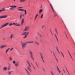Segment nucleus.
<instances>
[{
  "instance_id": "obj_1",
  "label": "nucleus",
  "mask_w": 75,
  "mask_h": 75,
  "mask_svg": "<svg viewBox=\"0 0 75 75\" xmlns=\"http://www.w3.org/2000/svg\"><path fill=\"white\" fill-rule=\"evenodd\" d=\"M27 63L29 65V66H28V70H29L30 72H32V70H31V64H30V62L29 61H27Z\"/></svg>"
},
{
  "instance_id": "obj_2",
  "label": "nucleus",
  "mask_w": 75,
  "mask_h": 75,
  "mask_svg": "<svg viewBox=\"0 0 75 75\" xmlns=\"http://www.w3.org/2000/svg\"><path fill=\"white\" fill-rule=\"evenodd\" d=\"M30 29V26H26L25 28V29L23 31H29Z\"/></svg>"
},
{
  "instance_id": "obj_3",
  "label": "nucleus",
  "mask_w": 75,
  "mask_h": 75,
  "mask_svg": "<svg viewBox=\"0 0 75 75\" xmlns=\"http://www.w3.org/2000/svg\"><path fill=\"white\" fill-rule=\"evenodd\" d=\"M29 53L30 54V57L32 59L33 61H34V59L33 57V52L31 51H29Z\"/></svg>"
},
{
  "instance_id": "obj_4",
  "label": "nucleus",
  "mask_w": 75,
  "mask_h": 75,
  "mask_svg": "<svg viewBox=\"0 0 75 75\" xmlns=\"http://www.w3.org/2000/svg\"><path fill=\"white\" fill-rule=\"evenodd\" d=\"M29 34V32H24L23 33H22L21 34V35H25L26 36H27Z\"/></svg>"
},
{
  "instance_id": "obj_5",
  "label": "nucleus",
  "mask_w": 75,
  "mask_h": 75,
  "mask_svg": "<svg viewBox=\"0 0 75 75\" xmlns=\"http://www.w3.org/2000/svg\"><path fill=\"white\" fill-rule=\"evenodd\" d=\"M8 24H9V23H7L3 25L0 28V29H2V28H4V27H6V26H7Z\"/></svg>"
},
{
  "instance_id": "obj_6",
  "label": "nucleus",
  "mask_w": 75,
  "mask_h": 75,
  "mask_svg": "<svg viewBox=\"0 0 75 75\" xmlns=\"http://www.w3.org/2000/svg\"><path fill=\"white\" fill-rule=\"evenodd\" d=\"M26 45H27V44H26V43H24L22 44V48L23 49H24L26 47Z\"/></svg>"
},
{
  "instance_id": "obj_7",
  "label": "nucleus",
  "mask_w": 75,
  "mask_h": 75,
  "mask_svg": "<svg viewBox=\"0 0 75 75\" xmlns=\"http://www.w3.org/2000/svg\"><path fill=\"white\" fill-rule=\"evenodd\" d=\"M17 10H20V11H25V15H26L27 14V11H26L25 10H24L21 9H19V8H17Z\"/></svg>"
},
{
  "instance_id": "obj_8",
  "label": "nucleus",
  "mask_w": 75,
  "mask_h": 75,
  "mask_svg": "<svg viewBox=\"0 0 75 75\" xmlns=\"http://www.w3.org/2000/svg\"><path fill=\"white\" fill-rule=\"evenodd\" d=\"M10 7V8H9V10H13L14 8H16L17 6H11Z\"/></svg>"
},
{
  "instance_id": "obj_9",
  "label": "nucleus",
  "mask_w": 75,
  "mask_h": 75,
  "mask_svg": "<svg viewBox=\"0 0 75 75\" xmlns=\"http://www.w3.org/2000/svg\"><path fill=\"white\" fill-rule=\"evenodd\" d=\"M7 17H8V16H0V18H5Z\"/></svg>"
},
{
  "instance_id": "obj_10",
  "label": "nucleus",
  "mask_w": 75,
  "mask_h": 75,
  "mask_svg": "<svg viewBox=\"0 0 75 75\" xmlns=\"http://www.w3.org/2000/svg\"><path fill=\"white\" fill-rule=\"evenodd\" d=\"M24 23V19L23 18L21 22V25H23Z\"/></svg>"
},
{
  "instance_id": "obj_11",
  "label": "nucleus",
  "mask_w": 75,
  "mask_h": 75,
  "mask_svg": "<svg viewBox=\"0 0 75 75\" xmlns=\"http://www.w3.org/2000/svg\"><path fill=\"white\" fill-rule=\"evenodd\" d=\"M7 47V45H2L0 47V48L1 49H2V48H4V47Z\"/></svg>"
},
{
  "instance_id": "obj_12",
  "label": "nucleus",
  "mask_w": 75,
  "mask_h": 75,
  "mask_svg": "<svg viewBox=\"0 0 75 75\" xmlns=\"http://www.w3.org/2000/svg\"><path fill=\"white\" fill-rule=\"evenodd\" d=\"M25 70L26 71V72H27V73H28V75H30V72H29V71L27 70L26 68H24Z\"/></svg>"
},
{
  "instance_id": "obj_13",
  "label": "nucleus",
  "mask_w": 75,
  "mask_h": 75,
  "mask_svg": "<svg viewBox=\"0 0 75 75\" xmlns=\"http://www.w3.org/2000/svg\"><path fill=\"white\" fill-rule=\"evenodd\" d=\"M15 66H16V67H19L20 66V65H19V64H18V63H16L15 64Z\"/></svg>"
},
{
  "instance_id": "obj_14",
  "label": "nucleus",
  "mask_w": 75,
  "mask_h": 75,
  "mask_svg": "<svg viewBox=\"0 0 75 75\" xmlns=\"http://www.w3.org/2000/svg\"><path fill=\"white\" fill-rule=\"evenodd\" d=\"M13 38H14V35L13 34L11 35L10 37H9V38L10 39H12Z\"/></svg>"
},
{
  "instance_id": "obj_15",
  "label": "nucleus",
  "mask_w": 75,
  "mask_h": 75,
  "mask_svg": "<svg viewBox=\"0 0 75 75\" xmlns=\"http://www.w3.org/2000/svg\"><path fill=\"white\" fill-rule=\"evenodd\" d=\"M57 70L59 72V74H60L61 73V71H60L59 69V68H58V66L57 67Z\"/></svg>"
},
{
  "instance_id": "obj_16",
  "label": "nucleus",
  "mask_w": 75,
  "mask_h": 75,
  "mask_svg": "<svg viewBox=\"0 0 75 75\" xmlns=\"http://www.w3.org/2000/svg\"><path fill=\"white\" fill-rule=\"evenodd\" d=\"M25 0H21L20 1V3H23V2H24Z\"/></svg>"
},
{
  "instance_id": "obj_17",
  "label": "nucleus",
  "mask_w": 75,
  "mask_h": 75,
  "mask_svg": "<svg viewBox=\"0 0 75 75\" xmlns=\"http://www.w3.org/2000/svg\"><path fill=\"white\" fill-rule=\"evenodd\" d=\"M21 25H20V24L19 23H16V26H17V27H20Z\"/></svg>"
},
{
  "instance_id": "obj_18",
  "label": "nucleus",
  "mask_w": 75,
  "mask_h": 75,
  "mask_svg": "<svg viewBox=\"0 0 75 75\" xmlns=\"http://www.w3.org/2000/svg\"><path fill=\"white\" fill-rule=\"evenodd\" d=\"M55 60L56 61V62L57 63H58V59L57 58H55Z\"/></svg>"
},
{
  "instance_id": "obj_19",
  "label": "nucleus",
  "mask_w": 75,
  "mask_h": 75,
  "mask_svg": "<svg viewBox=\"0 0 75 75\" xmlns=\"http://www.w3.org/2000/svg\"><path fill=\"white\" fill-rule=\"evenodd\" d=\"M42 11H43L42 9H40L39 10V13H41L42 12Z\"/></svg>"
},
{
  "instance_id": "obj_20",
  "label": "nucleus",
  "mask_w": 75,
  "mask_h": 75,
  "mask_svg": "<svg viewBox=\"0 0 75 75\" xmlns=\"http://www.w3.org/2000/svg\"><path fill=\"white\" fill-rule=\"evenodd\" d=\"M12 72H13V71H10L8 72V74H9V75H11V73Z\"/></svg>"
},
{
  "instance_id": "obj_21",
  "label": "nucleus",
  "mask_w": 75,
  "mask_h": 75,
  "mask_svg": "<svg viewBox=\"0 0 75 75\" xmlns=\"http://www.w3.org/2000/svg\"><path fill=\"white\" fill-rule=\"evenodd\" d=\"M1 10H2V11H4L6 10V8H2Z\"/></svg>"
},
{
  "instance_id": "obj_22",
  "label": "nucleus",
  "mask_w": 75,
  "mask_h": 75,
  "mask_svg": "<svg viewBox=\"0 0 75 75\" xmlns=\"http://www.w3.org/2000/svg\"><path fill=\"white\" fill-rule=\"evenodd\" d=\"M9 59L10 61H12V58L11 57H9Z\"/></svg>"
},
{
  "instance_id": "obj_23",
  "label": "nucleus",
  "mask_w": 75,
  "mask_h": 75,
  "mask_svg": "<svg viewBox=\"0 0 75 75\" xmlns=\"http://www.w3.org/2000/svg\"><path fill=\"white\" fill-rule=\"evenodd\" d=\"M20 19L21 20L22 19V14H21L20 16Z\"/></svg>"
},
{
  "instance_id": "obj_24",
  "label": "nucleus",
  "mask_w": 75,
  "mask_h": 75,
  "mask_svg": "<svg viewBox=\"0 0 75 75\" xmlns=\"http://www.w3.org/2000/svg\"><path fill=\"white\" fill-rule=\"evenodd\" d=\"M10 49V48H8L6 50V53H7V52H8V50H9Z\"/></svg>"
},
{
  "instance_id": "obj_25",
  "label": "nucleus",
  "mask_w": 75,
  "mask_h": 75,
  "mask_svg": "<svg viewBox=\"0 0 75 75\" xmlns=\"http://www.w3.org/2000/svg\"><path fill=\"white\" fill-rule=\"evenodd\" d=\"M26 43V44H30V41H28L26 43Z\"/></svg>"
},
{
  "instance_id": "obj_26",
  "label": "nucleus",
  "mask_w": 75,
  "mask_h": 75,
  "mask_svg": "<svg viewBox=\"0 0 75 75\" xmlns=\"http://www.w3.org/2000/svg\"><path fill=\"white\" fill-rule=\"evenodd\" d=\"M43 17V14H42L40 16V18H42Z\"/></svg>"
},
{
  "instance_id": "obj_27",
  "label": "nucleus",
  "mask_w": 75,
  "mask_h": 75,
  "mask_svg": "<svg viewBox=\"0 0 75 75\" xmlns=\"http://www.w3.org/2000/svg\"><path fill=\"white\" fill-rule=\"evenodd\" d=\"M33 68L34 69V70H36V68L34 67V66L33 67Z\"/></svg>"
},
{
  "instance_id": "obj_28",
  "label": "nucleus",
  "mask_w": 75,
  "mask_h": 75,
  "mask_svg": "<svg viewBox=\"0 0 75 75\" xmlns=\"http://www.w3.org/2000/svg\"><path fill=\"white\" fill-rule=\"evenodd\" d=\"M55 31L56 32V33H57V34H58V32L57 31V30L56 29H55Z\"/></svg>"
},
{
  "instance_id": "obj_29",
  "label": "nucleus",
  "mask_w": 75,
  "mask_h": 75,
  "mask_svg": "<svg viewBox=\"0 0 75 75\" xmlns=\"http://www.w3.org/2000/svg\"><path fill=\"white\" fill-rule=\"evenodd\" d=\"M61 53L62 54V55L63 58H64V54H63V53H62V52H61Z\"/></svg>"
},
{
  "instance_id": "obj_30",
  "label": "nucleus",
  "mask_w": 75,
  "mask_h": 75,
  "mask_svg": "<svg viewBox=\"0 0 75 75\" xmlns=\"http://www.w3.org/2000/svg\"><path fill=\"white\" fill-rule=\"evenodd\" d=\"M30 43H34V41H30Z\"/></svg>"
},
{
  "instance_id": "obj_31",
  "label": "nucleus",
  "mask_w": 75,
  "mask_h": 75,
  "mask_svg": "<svg viewBox=\"0 0 75 75\" xmlns=\"http://www.w3.org/2000/svg\"><path fill=\"white\" fill-rule=\"evenodd\" d=\"M9 25V26H11V25H13V23H10Z\"/></svg>"
},
{
  "instance_id": "obj_32",
  "label": "nucleus",
  "mask_w": 75,
  "mask_h": 75,
  "mask_svg": "<svg viewBox=\"0 0 75 75\" xmlns=\"http://www.w3.org/2000/svg\"><path fill=\"white\" fill-rule=\"evenodd\" d=\"M56 48L57 50V51H59V50H58V47H56Z\"/></svg>"
},
{
  "instance_id": "obj_33",
  "label": "nucleus",
  "mask_w": 75,
  "mask_h": 75,
  "mask_svg": "<svg viewBox=\"0 0 75 75\" xmlns=\"http://www.w3.org/2000/svg\"><path fill=\"white\" fill-rule=\"evenodd\" d=\"M35 43H36V44H37V45H39V44H38V42H35Z\"/></svg>"
},
{
  "instance_id": "obj_34",
  "label": "nucleus",
  "mask_w": 75,
  "mask_h": 75,
  "mask_svg": "<svg viewBox=\"0 0 75 75\" xmlns=\"http://www.w3.org/2000/svg\"><path fill=\"white\" fill-rule=\"evenodd\" d=\"M4 70H6L7 69V67H4Z\"/></svg>"
},
{
  "instance_id": "obj_35",
  "label": "nucleus",
  "mask_w": 75,
  "mask_h": 75,
  "mask_svg": "<svg viewBox=\"0 0 75 75\" xmlns=\"http://www.w3.org/2000/svg\"><path fill=\"white\" fill-rule=\"evenodd\" d=\"M13 64H16V61H14L13 62Z\"/></svg>"
},
{
  "instance_id": "obj_36",
  "label": "nucleus",
  "mask_w": 75,
  "mask_h": 75,
  "mask_svg": "<svg viewBox=\"0 0 75 75\" xmlns=\"http://www.w3.org/2000/svg\"><path fill=\"white\" fill-rule=\"evenodd\" d=\"M14 49V48H12L10 50V51H12V50H13V49Z\"/></svg>"
},
{
  "instance_id": "obj_37",
  "label": "nucleus",
  "mask_w": 75,
  "mask_h": 75,
  "mask_svg": "<svg viewBox=\"0 0 75 75\" xmlns=\"http://www.w3.org/2000/svg\"><path fill=\"white\" fill-rule=\"evenodd\" d=\"M41 58L42 59V60L43 59V58H44V57H43V56H41Z\"/></svg>"
},
{
  "instance_id": "obj_38",
  "label": "nucleus",
  "mask_w": 75,
  "mask_h": 75,
  "mask_svg": "<svg viewBox=\"0 0 75 75\" xmlns=\"http://www.w3.org/2000/svg\"><path fill=\"white\" fill-rule=\"evenodd\" d=\"M55 37L57 39V41L58 40V38H57V35H55Z\"/></svg>"
},
{
  "instance_id": "obj_39",
  "label": "nucleus",
  "mask_w": 75,
  "mask_h": 75,
  "mask_svg": "<svg viewBox=\"0 0 75 75\" xmlns=\"http://www.w3.org/2000/svg\"><path fill=\"white\" fill-rule=\"evenodd\" d=\"M38 13L37 14L36 16H35V17H36L37 18V17L38 16Z\"/></svg>"
},
{
  "instance_id": "obj_40",
  "label": "nucleus",
  "mask_w": 75,
  "mask_h": 75,
  "mask_svg": "<svg viewBox=\"0 0 75 75\" xmlns=\"http://www.w3.org/2000/svg\"><path fill=\"white\" fill-rule=\"evenodd\" d=\"M53 55H54L55 57H56V56L55 55V53H54V52H53Z\"/></svg>"
},
{
  "instance_id": "obj_41",
  "label": "nucleus",
  "mask_w": 75,
  "mask_h": 75,
  "mask_svg": "<svg viewBox=\"0 0 75 75\" xmlns=\"http://www.w3.org/2000/svg\"><path fill=\"white\" fill-rule=\"evenodd\" d=\"M36 66H37V67L38 68V69L39 68V66H38V65L37 64V65H36Z\"/></svg>"
},
{
  "instance_id": "obj_42",
  "label": "nucleus",
  "mask_w": 75,
  "mask_h": 75,
  "mask_svg": "<svg viewBox=\"0 0 75 75\" xmlns=\"http://www.w3.org/2000/svg\"><path fill=\"white\" fill-rule=\"evenodd\" d=\"M51 74L52 75H54V74H53V72H52V71H51Z\"/></svg>"
},
{
  "instance_id": "obj_43",
  "label": "nucleus",
  "mask_w": 75,
  "mask_h": 75,
  "mask_svg": "<svg viewBox=\"0 0 75 75\" xmlns=\"http://www.w3.org/2000/svg\"><path fill=\"white\" fill-rule=\"evenodd\" d=\"M57 16V15L56 14H55L54 15V17H55Z\"/></svg>"
},
{
  "instance_id": "obj_44",
  "label": "nucleus",
  "mask_w": 75,
  "mask_h": 75,
  "mask_svg": "<svg viewBox=\"0 0 75 75\" xmlns=\"http://www.w3.org/2000/svg\"><path fill=\"white\" fill-rule=\"evenodd\" d=\"M25 36L23 37V38H26V37H27V36Z\"/></svg>"
},
{
  "instance_id": "obj_45",
  "label": "nucleus",
  "mask_w": 75,
  "mask_h": 75,
  "mask_svg": "<svg viewBox=\"0 0 75 75\" xmlns=\"http://www.w3.org/2000/svg\"><path fill=\"white\" fill-rule=\"evenodd\" d=\"M13 25H16L17 23H13Z\"/></svg>"
},
{
  "instance_id": "obj_46",
  "label": "nucleus",
  "mask_w": 75,
  "mask_h": 75,
  "mask_svg": "<svg viewBox=\"0 0 75 75\" xmlns=\"http://www.w3.org/2000/svg\"><path fill=\"white\" fill-rule=\"evenodd\" d=\"M31 65H32V67H34V65H33V64L32 63H31Z\"/></svg>"
},
{
  "instance_id": "obj_47",
  "label": "nucleus",
  "mask_w": 75,
  "mask_h": 75,
  "mask_svg": "<svg viewBox=\"0 0 75 75\" xmlns=\"http://www.w3.org/2000/svg\"><path fill=\"white\" fill-rule=\"evenodd\" d=\"M40 54L41 57V56H42V54H41V53H40Z\"/></svg>"
},
{
  "instance_id": "obj_48",
  "label": "nucleus",
  "mask_w": 75,
  "mask_h": 75,
  "mask_svg": "<svg viewBox=\"0 0 75 75\" xmlns=\"http://www.w3.org/2000/svg\"><path fill=\"white\" fill-rule=\"evenodd\" d=\"M44 25H43L42 26V28H44Z\"/></svg>"
},
{
  "instance_id": "obj_49",
  "label": "nucleus",
  "mask_w": 75,
  "mask_h": 75,
  "mask_svg": "<svg viewBox=\"0 0 75 75\" xmlns=\"http://www.w3.org/2000/svg\"><path fill=\"white\" fill-rule=\"evenodd\" d=\"M42 61H43V62L44 63H45V62H44V59H42Z\"/></svg>"
},
{
  "instance_id": "obj_50",
  "label": "nucleus",
  "mask_w": 75,
  "mask_h": 75,
  "mask_svg": "<svg viewBox=\"0 0 75 75\" xmlns=\"http://www.w3.org/2000/svg\"><path fill=\"white\" fill-rule=\"evenodd\" d=\"M39 35H40V37H41V38H42V36H41V34H39Z\"/></svg>"
},
{
  "instance_id": "obj_51",
  "label": "nucleus",
  "mask_w": 75,
  "mask_h": 75,
  "mask_svg": "<svg viewBox=\"0 0 75 75\" xmlns=\"http://www.w3.org/2000/svg\"><path fill=\"white\" fill-rule=\"evenodd\" d=\"M23 8V7H18L19 8Z\"/></svg>"
},
{
  "instance_id": "obj_52",
  "label": "nucleus",
  "mask_w": 75,
  "mask_h": 75,
  "mask_svg": "<svg viewBox=\"0 0 75 75\" xmlns=\"http://www.w3.org/2000/svg\"><path fill=\"white\" fill-rule=\"evenodd\" d=\"M51 8H52V10H53V11H54V8H52V7Z\"/></svg>"
},
{
  "instance_id": "obj_53",
  "label": "nucleus",
  "mask_w": 75,
  "mask_h": 75,
  "mask_svg": "<svg viewBox=\"0 0 75 75\" xmlns=\"http://www.w3.org/2000/svg\"><path fill=\"white\" fill-rule=\"evenodd\" d=\"M35 64H36V65H38V64H37V62H35Z\"/></svg>"
},
{
  "instance_id": "obj_54",
  "label": "nucleus",
  "mask_w": 75,
  "mask_h": 75,
  "mask_svg": "<svg viewBox=\"0 0 75 75\" xmlns=\"http://www.w3.org/2000/svg\"><path fill=\"white\" fill-rule=\"evenodd\" d=\"M50 32H51V33L52 34V35H53L52 33V32H51V30H50Z\"/></svg>"
},
{
  "instance_id": "obj_55",
  "label": "nucleus",
  "mask_w": 75,
  "mask_h": 75,
  "mask_svg": "<svg viewBox=\"0 0 75 75\" xmlns=\"http://www.w3.org/2000/svg\"><path fill=\"white\" fill-rule=\"evenodd\" d=\"M50 6L51 7H52V5H51V4H50Z\"/></svg>"
},
{
  "instance_id": "obj_56",
  "label": "nucleus",
  "mask_w": 75,
  "mask_h": 75,
  "mask_svg": "<svg viewBox=\"0 0 75 75\" xmlns=\"http://www.w3.org/2000/svg\"><path fill=\"white\" fill-rule=\"evenodd\" d=\"M63 71H64V73H65V70H64V69H63Z\"/></svg>"
},
{
  "instance_id": "obj_57",
  "label": "nucleus",
  "mask_w": 75,
  "mask_h": 75,
  "mask_svg": "<svg viewBox=\"0 0 75 75\" xmlns=\"http://www.w3.org/2000/svg\"><path fill=\"white\" fill-rule=\"evenodd\" d=\"M66 35L67 37V38L68 39V37H67V34H66Z\"/></svg>"
},
{
  "instance_id": "obj_58",
  "label": "nucleus",
  "mask_w": 75,
  "mask_h": 75,
  "mask_svg": "<svg viewBox=\"0 0 75 75\" xmlns=\"http://www.w3.org/2000/svg\"><path fill=\"white\" fill-rule=\"evenodd\" d=\"M2 11V10H0V12Z\"/></svg>"
},
{
  "instance_id": "obj_59",
  "label": "nucleus",
  "mask_w": 75,
  "mask_h": 75,
  "mask_svg": "<svg viewBox=\"0 0 75 75\" xmlns=\"http://www.w3.org/2000/svg\"><path fill=\"white\" fill-rule=\"evenodd\" d=\"M36 18V17H35V20L36 19V18Z\"/></svg>"
},
{
  "instance_id": "obj_60",
  "label": "nucleus",
  "mask_w": 75,
  "mask_h": 75,
  "mask_svg": "<svg viewBox=\"0 0 75 75\" xmlns=\"http://www.w3.org/2000/svg\"><path fill=\"white\" fill-rule=\"evenodd\" d=\"M68 52L69 54H70V53H69V52Z\"/></svg>"
},
{
  "instance_id": "obj_61",
  "label": "nucleus",
  "mask_w": 75,
  "mask_h": 75,
  "mask_svg": "<svg viewBox=\"0 0 75 75\" xmlns=\"http://www.w3.org/2000/svg\"><path fill=\"white\" fill-rule=\"evenodd\" d=\"M22 16H23V17H24V15H22Z\"/></svg>"
},
{
  "instance_id": "obj_62",
  "label": "nucleus",
  "mask_w": 75,
  "mask_h": 75,
  "mask_svg": "<svg viewBox=\"0 0 75 75\" xmlns=\"http://www.w3.org/2000/svg\"><path fill=\"white\" fill-rule=\"evenodd\" d=\"M69 54L70 55V57H71V54H70V53Z\"/></svg>"
},
{
  "instance_id": "obj_63",
  "label": "nucleus",
  "mask_w": 75,
  "mask_h": 75,
  "mask_svg": "<svg viewBox=\"0 0 75 75\" xmlns=\"http://www.w3.org/2000/svg\"><path fill=\"white\" fill-rule=\"evenodd\" d=\"M50 52H51V53H52V51H50Z\"/></svg>"
},
{
  "instance_id": "obj_64",
  "label": "nucleus",
  "mask_w": 75,
  "mask_h": 75,
  "mask_svg": "<svg viewBox=\"0 0 75 75\" xmlns=\"http://www.w3.org/2000/svg\"><path fill=\"white\" fill-rule=\"evenodd\" d=\"M68 74H69V75H70V74H69V72H68Z\"/></svg>"
}]
</instances>
